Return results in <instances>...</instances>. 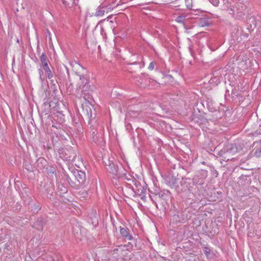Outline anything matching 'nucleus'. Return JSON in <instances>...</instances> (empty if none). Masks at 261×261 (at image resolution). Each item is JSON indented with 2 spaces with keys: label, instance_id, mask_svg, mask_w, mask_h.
<instances>
[{
  "label": "nucleus",
  "instance_id": "nucleus-1",
  "mask_svg": "<svg viewBox=\"0 0 261 261\" xmlns=\"http://www.w3.org/2000/svg\"><path fill=\"white\" fill-rule=\"evenodd\" d=\"M76 68L77 71L75 74L79 76L80 80L81 81V84L77 88V94L79 95L81 97H83L85 101V104H90L92 97L90 93L93 91L91 86L89 85V79L87 76L83 75L82 71H84L83 67L79 64H76Z\"/></svg>",
  "mask_w": 261,
  "mask_h": 261
},
{
  "label": "nucleus",
  "instance_id": "nucleus-2",
  "mask_svg": "<svg viewBox=\"0 0 261 261\" xmlns=\"http://www.w3.org/2000/svg\"><path fill=\"white\" fill-rule=\"evenodd\" d=\"M106 166L107 170L111 173L119 177H122L128 180H130V178L128 177L129 175H127L125 173V170L124 168L121 167V168L119 169L118 166H116L112 161L108 160L107 162H106Z\"/></svg>",
  "mask_w": 261,
  "mask_h": 261
},
{
  "label": "nucleus",
  "instance_id": "nucleus-3",
  "mask_svg": "<svg viewBox=\"0 0 261 261\" xmlns=\"http://www.w3.org/2000/svg\"><path fill=\"white\" fill-rule=\"evenodd\" d=\"M246 9V6L245 5L241 3H238L237 6L233 8L232 11H233V13L234 14L236 13V16L237 17L241 18L245 15Z\"/></svg>",
  "mask_w": 261,
  "mask_h": 261
},
{
  "label": "nucleus",
  "instance_id": "nucleus-4",
  "mask_svg": "<svg viewBox=\"0 0 261 261\" xmlns=\"http://www.w3.org/2000/svg\"><path fill=\"white\" fill-rule=\"evenodd\" d=\"M72 174L79 184L83 185L85 184L86 179V176L85 172L81 170H76L73 172Z\"/></svg>",
  "mask_w": 261,
  "mask_h": 261
},
{
  "label": "nucleus",
  "instance_id": "nucleus-5",
  "mask_svg": "<svg viewBox=\"0 0 261 261\" xmlns=\"http://www.w3.org/2000/svg\"><path fill=\"white\" fill-rule=\"evenodd\" d=\"M174 4V7H179V9H184V4L186 8L191 9L192 0H176Z\"/></svg>",
  "mask_w": 261,
  "mask_h": 261
},
{
  "label": "nucleus",
  "instance_id": "nucleus-6",
  "mask_svg": "<svg viewBox=\"0 0 261 261\" xmlns=\"http://www.w3.org/2000/svg\"><path fill=\"white\" fill-rule=\"evenodd\" d=\"M221 72L222 70L221 69L214 71L213 76L210 81V83L214 84L215 85H217L219 84L222 80Z\"/></svg>",
  "mask_w": 261,
  "mask_h": 261
},
{
  "label": "nucleus",
  "instance_id": "nucleus-7",
  "mask_svg": "<svg viewBox=\"0 0 261 261\" xmlns=\"http://www.w3.org/2000/svg\"><path fill=\"white\" fill-rule=\"evenodd\" d=\"M85 107L87 115L89 118V124L90 125V127H93L94 125L92 123L94 122H96V120H95V114L94 113H93L90 106L86 105Z\"/></svg>",
  "mask_w": 261,
  "mask_h": 261
},
{
  "label": "nucleus",
  "instance_id": "nucleus-8",
  "mask_svg": "<svg viewBox=\"0 0 261 261\" xmlns=\"http://www.w3.org/2000/svg\"><path fill=\"white\" fill-rule=\"evenodd\" d=\"M120 233L121 237L125 240L130 241L133 239L132 235L128 232V229L127 228L120 227Z\"/></svg>",
  "mask_w": 261,
  "mask_h": 261
},
{
  "label": "nucleus",
  "instance_id": "nucleus-9",
  "mask_svg": "<svg viewBox=\"0 0 261 261\" xmlns=\"http://www.w3.org/2000/svg\"><path fill=\"white\" fill-rule=\"evenodd\" d=\"M43 70H44L47 74V76L49 79L53 77V73L50 70L48 64H44L40 65Z\"/></svg>",
  "mask_w": 261,
  "mask_h": 261
},
{
  "label": "nucleus",
  "instance_id": "nucleus-10",
  "mask_svg": "<svg viewBox=\"0 0 261 261\" xmlns=\"http://www.w3.org/2000/svg\"><path fill=\"white\" fill-rule=\"evenodd\" d=\"M62 2L67 9H70L76 5L74 0H62Z\"/></svg>",
  "mask_w": 261,
  "mask_h": 261
},
{
  "label": "nucleus",
  "instance_id": "nucleus-11",
  "mask_svg": "<svg viewBox=\"0 0 261 261\" xmlns=\"http://www.w3.org/2000/svg\"><path fill=\"white\" fill-rule=\"evenodd\" d=\"M193 182L194 185H202L204 181L203 178H201L199 175H195L193 178Z\"/></svg>",
  "mask_w": 261,
  "mask_h": 261
},
{
  "label": "nucleus",
  "instance_id": "nucleus-12",
  "mask_svg": "<svg viewBox=\"0 0 261 261\" xmlns=\"http://www.w3.org/2000/svg\"><path fill=\"white\" fill-rule=\"evenodd\" d=\"M203 12H204L203 11H202L199 9H192L191 13L190 14V18L194 17L193 16H202V14H203Z\"/></svg>",
  "mask_w": 261,
  "mask_h": 261
},
{
  "label": "nucleus",
  "instance_id": "nucleus-13",
  "mask_svg": "<svg viewBox=\"0 0 261 261\" xmlns=\"http://www.w3.org/2000/svg\"><path fill=\"white\" fill-rule=\"evenodd\" d=\"M104 7H98L96 10L95 13L93 14L94 16L96 17H101L102 16L105 12V11L103 10ZM93 16V15H92Z\"/></svg>",
  "mask_w": 261,
  "mask_h": 261
},
{
  "label": "nucleus",
  "instance_id": "nucleus-14",
  "mask_svg": "<svg viewBox=\"0 0 261 261\" xmlns=\"http://www.w3.org/2000/svg\"><path fill=\"white\" fill-rule=\"evenodd\" d=\"M237 148L235 145L231 144L227 146L226 152L227 153L234 154L237 152Z\"/></svg>",
  "mask_w": 261,
  "mask_h": 261
},
{
  "label": "nucleus",
  "instance_id": "nucleus-15",
  "mask_svg": "<svg viewBox=\"0 0 261 261\" xmlns=\"http://www.w3.org/2000/svg\"><path fill=\"white\" fill-rule=\"evenodd\" d=\"M188 16V15L185 14H182L180 16H177L175 18V21L177 22L181 23L182 24H184L185 22V21L186 20V17Z\"/></svg>",
  "mask_w": 261,
  "mask_h": 261
},
{
  "label": "nucleus",
  "instance_id": "nucleus-16",
  "mask_svg": "<svg viewBox=\"0 0 261 261\" xmlns=\"http://www.w3.org/2000/svg\"><path fill=\"white\" fill-rule=\"evenodd\" d=\"M198 24L201 27H204L209 26L210 22H209L208 20L206 19L205 18H201L199 20Z\"/></svg>",
  "mask_w": 261,
  "mask_h": 261
},
{
  "label": "nucleus",
  "instance_id": "nucleus-17",
  "mask_svg": "<svg viewBox=\"0 0 261 261\" xmlns=\"http://www.w3.org/2000/svg\"><path fill=\"white\" fill-rule=\"evenodd\" d=\"M256 144L258 145V147H257V146L255 147L254 155L256 157L258 158V157H259L261 155V144L257 143H256Z\"/></svg>",
  "mask_w": 261,
  "mask_h": 261
},
{
  "label": "nucleus",
  "instance_id": "nucleus-18",
  "mask_svg": "<svg viewBox=\"0 0 261 261\" xmlns=\"http://www.w3.org/2000/svg\"><path fill=\"white\" fill-rule=\"evenodd\" d=\"M130 115L133 117H138L139 118H141L142 117L141 114L140 112H138L135 111H130Z\"/></svg>",
  "mask_w": 261,
  "mask_h": 261
},
{
  "label": "nucleus",
  "instance_id": "nucleus-19",
  "mask_svg": "<svg viewBox=\"0 0 261 261\" xmlns=\"http://www.w3.org/2000/svg\"><path fill=\"white\" fill-rule=\"evenodd\" d=\"M40 61H41V63L40 64V65L47 63L46 57L45 55L43 53L41 56Z\"/></svg>",
  "mask_w": 261,
  "mask_h": 261
},
{
  "label": "nucleus",
  "instance_id": "nucleus-20",
  "mask_svg": "<svg viewBox=\"0 0 261 261\" xmlns=\"http://www.w3.org/2000/svg\"><path fill=\"white\" fill-rule=\"evenodd\" d=\"M38 71L40 75V79L42 81H43L45 78V76L43 74V70L42 69H39Z\"/></svg>",
  "mask_w": 261,
  "mask_h": 261
},
{
  "label": "nucleus",
  "instance_id": "nucleus-21",
  "mask_svg": "<svg viewBox=\"0 0 261 261\" xmlns=\"http://www.w3.org/2000/svg\"><path fill=\"white\" fill-rule=\"evenodd\" d=\"M155 65H156L155 63H154L153 62H150L148 68V69L150 70H153L155 68Z\"/></svg>",
  "mask_w": 261,
  "mask_h": 261
},
{
  "label": "nucleus",
  "instance_id": "nucleus-22",
  "mask_svg": "<svg viewBox=\"0 0 261 261\" xmlns=\"http://www.w3.org/2000/svg\"><path fill=\"white\" fill-rule=\"evenodd\" d=\"M37 163L38 164L41 163L42 165H44V166H45L46 164V161L43 158H39L37 160Z\"/></svg>",
  "mask_w": 261,
  "mask_h": 261
},
{
  "label": "nucleus",
  "instance_id": "nucleus-23",
  "mask_svg": "<svg viewBox=\"0 0 261 261\" xmlns=\"http://www.w3.org/2000/svg\"><path fill=\"white\" fill-rule=\"evenodd\" d=\"M50 84H52L51 85V88L53 89L54 91H57V86L55 83H54L53 80L51 81Z\"/></svg>",
  "mask_w": 261,
  "mask_h": 261
},
{
  "label": "nucleus",
  "instance_id": "nucleus-24",
  "mask_svg": "<svg viewBox=\"0 0 261 261\" xmlns=\"http://www.w3.org/2000/svg\"><path fill=\"white\" fill-rule=\"evenodd\" d=\"M210 249H208V248H204V249H203V252H204V253L207 256H208V255L210 254Z\"/></svg>",
  "mask_w": 261,
  "mask_h": 261
},
{
  "label": "nucleus",
  "instance_id": "nucleus-25",
  "mask_svg": "<svg viewBox=\"0 0 261 261\" xmlns=\"http://www.w3.org/2000/svg\"><path fill=\"white\" fill-rule=\"evenodd\" d=\"M96 134H97V133L95 130L92 131V136H93V141H94L96 140V139H94V137H95V136L96 135Z\"/></svg>",
  "mask_w": 261,
  "mask_h": 261
},
{
  "label": "nucleus",
  "instance_id": "nucleus-26",
  "mask_svg": "<svg viewBox=\"0 0 261 261\" xmlns=\"http://www.w3.org/2000/svg\"><path fill=\"white\" fill-rule=\"evenodd\" d=\"M218 4H219V1H218V0H215V1L213 2V4L214 6H218Z\"/></svg>",
  "mask_w": 261,
  "mask_h": 261
},
{
  "label": "nucleus",
  "instance_id": "nucleus-27",
  "mask_svg": "<svg viewBox=\"0 0 261 261\" xmlns=\"http://www.w3.org/2000/svg\"><path fill=\"white\" fill-rule=\"evenodd\" d=\"M55 171V170L54 169H50L49 170V173H51V174H54Z\"/></svg>",
  "mask_w": 261,
  "mask_h": 261
},
{
  "label": "nucleus",
  "instance_id": "nucleus-28",
  "mask_svg": "<svg viewBox=\"0 0 261 261\" xmlns=\"http://www.w3.org/2000/svg\"><path fill=\"white\" fill-rule=\"evenodd\" d=\"M83 109H84H84H85V108H84V106H83Z\"/></svg>",
  "mask_w": 261,
  "mask_h": 261
}]
</instances>
